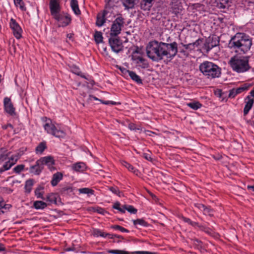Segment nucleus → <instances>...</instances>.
Segmentation results:
<instances>
[{
  "instance_id": "obj_1",
  "label": "nucleus",
  "mask_w": 254,
  "mask_h": 254,
  "mask_svg": "<svg viewBox=\"0 0 254 254\" xmlns=\"http://www.w3.org/2000/svg\"><path fill=\"white\" fill-rule=\"evenodd\" d=\"M146 50L148 57L153 61H159L164 57L172 59L178 53V44L176 42L168 44L155 40L148 43Z\"/></svg>"
},
{
  "instance_id": "obj_2",
  "label": "nucleus",
  "mask_w": 254,
  "mask_h": 254,
  "mask_svg": "<svg viewBox=\"0 0 254 254\" xmlns=\"http://www.w3.org/2000/svg\"><path fill=\"white\" fill-rule=\"evenodd\" d=\"M252 45V40L246 34L237 33L230 40L228 47L236 52L246 53L249 51Z\"/></svg>"
},
{
  "instance_id": "obj_3",
  "label": "nucleus",
  "mask_w": 254,
  "mask_h": 254,
  "mask_svg": "<svg viewBox=\"0 0 254 254\" xmlns=\"http://www.w3.org/2000/svg\"><path fill=\"white\" fill-rule=\"evenodd\" d=\"M200 71L208 79L219 77L221 74V68L212 62L205 61L199 66Z\"/></svg>"
},
{
  "instance_id": "obj_4",
  "label": "nucleus",
  "mask_w": 254,
  "mask_h": 254,
  "mask_svg": "<svg viewBox=\"0 0 254 254\" xmlns=\"http://www.w3.org/2000/svg\"><path fill=\"white\" fill-rule=\"evenodd\" d=\"M249 62V57L234 56L231 58L229 64L234 71L238 73H243L251 68Z\"/></svg>"
},
{
  "instance_id": "obj_5",
  "label": "nucleus",
  "mask_w": 254,
  "mask_h": 254,
  "mask_svg": "<svg viewBox=\"0 0 254 254\" xmlns=\"http://www.w3.org/2000/svg\"><path fill=\"white\" fill-rule=\"evenodd\" d=\"M44 128L48 133L56 137L64 138L66 135L65 132L58 127H56L50 119H49V122L44 125Z\"/></svg>"
},
{
  "instance_id": "obj_6",
  "label": "nucleus",
  "mask_w": 254,
  "mask_h": 254,
  "mask_svg": "<svg viewBox=\"0 0 254 254\" xmlns=\"http://www.w3.org/2000/svg\"><path fill=\"white\" fill-rule=\"evenodd\" d=\"M125 24V19L122 16H119L113 21L111 28V35L116 36L121 33L122 28Z\"/></svg>"
},
{
  "instance_id": "obj_7",
  "label": "nucleus",
  "mask_w": 254,
  "mask_h": 254,
  "mask_svg": "<svg viewBox=\"0 0 254 254\" xmlns=\"http://www.w3.org/2000/svg\"><path fill=\"white\" fill-rule=\"evenodd\" d=\"M109 42L112 50L114 52L119 53L123 50L124 46L122 42L119 38H110L109 39Z\"/></svg>"
},
{
  "instance_id": "obj_8",
  "label": "nucleus",
  "mask_w": 254,
  "mask_h": 254,
  "mask_svg": "<svg viewBox=\"0 0 254 254\" xmlns=\"http://www.w3.org/2000/svg\"><path fill=\"white\" fill-rule=\"evenodd\" d=\"M54 19L59 22V26L62 27L67 26L71 21L70 15L66 13H61L57 17H55Z\"/></svg>"
},
{
  "instance_id": "obj_9",
  "label": "nucleus",
  "mask_w": 254,
  "mask_h": 254,
  "mask_svg": "<svg viewBox=\"0 0 254 254\" xmlns=\"http://www.w3.org/2000/svg\"><path fill=\"white\" fill-rule=\"evenodd\" d=\"M219 44V40L218 37H209L204 44L203 48L206 51V53H208L210 50H211L213 48L218 46Z\"/></svg>"
},
{
  "instance_id": "obj_10",
  "label": "nucleus",
  "mask_w": 254,
  "mask_h": 254,
  "mask_svg": "<svg viewBox=\"0 0 254 254\" xmlns=\"http://www.w3.org/2000/svg\"><path fill=\"white\" fill-rule=\"evenodd\" d=\"M9 25L15 37L17 39H20L21 37L22 30L18 23L15 19L11 18L10 20Z\"/></svg>"
},
{
  "instance_id": "obj_11",
  "label": "nucleus",
  "mask_w": 254,
  "mask_h": 254,
  "mask_svg": "<svg viewBox=\"0 0 254 254\" xmlns=\"http://www.w3.org/2000/svg\"><path fill=\"white\" fill-rule=\"evenodd\" d=\"M49 7L51 14L54 18L61 13V7L58 0H50Z\"/></svg>"
},
{
  "instance_id": "obj_12",
  "label": "nucleus",
  "mask_w": 254,
  "mask_h": 254,
  "mask_svg": "<svg viewBox=\"0 0 254 254\" xmlns=\"http://www.w3.org/2000/svg\"><path fill=\"white\" fill-rule=\"evenodd\" d=\"M250 86V84H244L237 88H233L229 91V97L234 98L237 95L248 90Z\"/></svg>"
},
{
  "instance_id": "obj_13",
  "label": "nucleus",
  "mask_w": 254,
  "mask_h": 254,
  "mask_svg": "<svg viewBox=\"0 0 254 254\" xmlns=\"http://www.w3.org/2000/svg\"><path fill=\"white\" fill-rule=\"evenodd\" d=\"M107 252L111 254H156L155 253L147 251H135L129 252L120 250H108Z\"/></svg>"
},
{
  "instance_id": "obj_14",
  "label": "nucleus",
  "mask_w": 254,
  "mask_h": 254,
  "mask_svg": "<svg viewBox=\"0 0 254 254\" xmlns=\"http://www.w3.org/2000/svg\"><path fill=\"white\" fill-rule=\"evenodd\" d=\"M3 104L5 111L11 116L15 115V108L10 98L5 97L3 100Z\"/></svg>"
},
{
  "instance_id": "obj_15",
  "label": "nucleus",
  "mask_w": 254,
  "mask_h": 254,
  "mask_svg": "<svg viewBox=\"0 0 254 254\" xmlns=\"http://www.w3.org/2000/svg\"><path fill=\"white\" fill-rule=\"evenodd\" d=\"M109 13V11L106 10H104L97 14L96 22V24L97 26L101 27L104 24L106 20H107V15Z\"/></svg>"
},
{
  "instance_id": "obj_16",
  "label": "nucleus",
  "mask_w": 254,
  "mask_h": 254,
  "mask_svg": "<svg viewBox=\"0 0 254 254\" xmlns=\"http://www.w3.org/2000/svg\"><path fill=\"white\" fill-rule=\"evenodd\" d=\"M39 160L42 166H43V165H46L48 166L49 169L51 170L54 169L53 165H54L55 162L53 157L51 156L44 157L41 158Z\"/></svg>"
},
{
  "instance_id": "obj_17",
  "label": "nucleus",
  "mask_w": 254,
  "mask_h": 254,
  "mask_svg": "<svg viewBox=\"0 0 254 254\" xmlns=\"http://www.w3.org/2000/svg\"><path fill=\"white\" fill-rule=\"evenodd\" d=\"M43 169V166H42L40 160H38L36 161L35 165L30 167V171L35 175H39Z\"/></svg>"
},
{
  "instance_id": "obj_18",
  "label": "nucleus",
  "mask_w": 254,
  "mask_h": 254,
  "mask_svg": "<svg viewBox=\"0 0 254 254\" xmlns=\"http://www.w3.org/2000/svg\"><path fill=\"white\" fill-rule=\"evenodd\" d=\"M171 10L172 13L177 15L180 13L182 11V6L180 2L178 1H174L172 2L171 5Z\"/></svg>"
},
{
  "instance_id": "obj_19",
  "label": "nucleus",
  "mask_w": 254,
  "mask_h": 254,
  "mask_svg": "<svg viewBox=\"0 0 254 254\" xmlns=\"http://www.w3.org/2000/svg\"><path fill=\"white\" fill-rule=\"evenodd\" d=\"M154 0H141L140 7L143 10H149L152 6Z\"/></svg>"
},
{
  "instance_id": "obj_20",
  "label": "nucleus",
  "mask_w": 254,
  "mask_h": 254,
  "mask_svg": "<svg viewBox=\"0 0 254 254\" xmlns=\"http://www.w3.org/2000/svg\"><path fill=\"white\" fill-rule=\"evenodd\" d=\"M154 0H141L140 7L143 10H149L152 6Z\"/></svg>"
},
{
  "instance_id": "obj_21",
  "label": "nucleus",
  "mask_w": 254,
  "mask_h": 254,
  "mask_svg": "<svg viewBox=\"0 0 254 254\" xmlns=\"http://www.w3.org/2000/svg\"><path fill=\"white\" fill-rule=\"evenodd\" d=\"M86 165L83 162H77L72 165V169L76 171L79 172H83L86 169Z\"/></svg>"
},
{
  "instance_id": "obj_22",
  "label": "nucleus",
  "mask_w": 254,
  "mask_h": 254,
  "mask_svg": "<svg viewBox=\"0 0 254 254\" xmlns=\"http://www.w3.org/2000/svg\"><path fill=\"white\" fill-rule=\"evenodd\" d=\"M63 178V174L61 172H57L53 175L52 179L51 181V185L53 186H56L59 182L62 180Z\"/></svg>"
},
{
  "instance_id": "obj_23",
  "label": "nucleus",
  "mask_w": 254,
  "mask_h": 254,
  "mask_svg": "<svg viewBox=\"0 0 254 254\" xmlns=\"http://www.w3.org/2000/svg\"><path fill=\"white\" fill-rule=\"evenodd\" d=\"M11 207V205L5 204L2 197H0V214L7 212Z\"/></svg>"
},
{
  "instance_id": "obj_24",
  "label": "nucleus",
  "mask_w": 254,
  "mask_h": 254,
  "mask_svg": "<svg viewBox=\"0 0 254 254\" xmlns=\"http://www.w3.org/2000/svg\"><path fill=\"white\" fill-rule=\"evenodd\" d=\"M70 4L72 11L75 15H79L81 14V11L79 9L78 3L77 0H71Z\"/></svg>"
},
{
  "instance_id": "obj_25",
  "label": "nucleus",
  "mask_w": 254,
  "mask_h": 254,
  "mask_svg": "<svg viewBox=\"0 0 254 254\" xmlns=\"http://www.w3.org/2000/svg\"><path fill=\"white\" fill-rule=\"evenodd\" d=\"M195 207H197L199 210L202 211L205 214L211 215L212 210L209 207H207L201 203H196L195 204Z\"/></svg>"
},
{
  "instance_id": "obj_26",
  "label": "nucleus",
  "mask_w": 254,
  "mask_h": 254,
  "mask_svg": "<svg viewBox=\"0 0 254 254\" xmlns=\"http://www.w3.org/2000/svg\"><path fill=\"white\" fill-rule=\"evenodd\" d=\"M132 60L134 61H137L136 64H142L140 65V66L142 68H144L148 67V64L145 62V59L141 57H132Z\"/></svg>"
},
{
  "instance_id": "obj_27",
  "label": "nucleus",
  "mask_w": 254,
  "mask_h": 254,
  "mask_svg": "<svg viewBox=\"0 0 254 254\" xmlns=\"http://www.w3.org/2000/svg\"><path fill=\"white\" fill-rule=\"evenodd\" d=\"M130 77L138 84H142V81L140 77L135 72L132 71L127 70Z\"/></svg>"
},
{
  "instance_id": "obj_28",
  "label": "nucleus",
  "mask_w": 254,
  "mask_h": 254,
  "mask_svg": "<svg viewBox=\"0 0 254 254\" xmlns=\"http://www.w3.org/2000/svg\"><path fill=\"white\" fill-rule=\"evenodd\" d=\"M34 185V181L33 179H29L27 180L25 184V190L27 193H30L32 190V187Z\"/></svg>"
},
{
  "instance_id": "obj_29",
  "label": "nucleus",
  "mask_w": 254,
  "mask_h": 254,
  "mask_svg": "<svg viewBox=\"0 0 254 254\" xmlns=\"http://www.w3.org/2000/svg\"><path fill=\"white\" fill-rule=\"evenodd\" d=\"M33 206L36 209H43L47 207V205L42 201H36L34 202Z\"/></svg>"
},
{
  "instance_id": "obj_30",
  "label": "nucleus",
  "mask_w": 254,
  "mask_h": 254,
  "mask_svg": "<svg viewBox=\"0 0 254 254\" xmlns=\"http://www.w3.org/2000/svg\"><path fill=\"white\" fill-rule=\"evenodd\" d=\"M43 189L44 187L42 186H39L35 190V194L37 198L45 199V198L43 197Z\"/></svg>"
},
{
  "instance_id": "obj_31",
  "label": "nucleus",
  "mask_w": 254,
  "mask_h": 254,
  "mask_svg": "<svg viewBox=\"0 0 254 254\" xmlns=\"http://www.w3.org/2000/svg\"><path fill=\"white\" fill-rule=\"evenodd\" d=\"M187 105L190 108L196 110L202 107V105L199 102H192L187 104Z\"/></svg>"
},
{
  "instance_id": "obj_32",
  "label": "nucleus",
  "mask_w": 254,
  "mask_h": 254,
  "mask_svg": "<svg viewBox=\"0 0 254 254\" xmlns=\"http://www.w3.org/2000/svg\"><path fill=\"white\" fill-rule=\"evenodd\" d=\"M14 4L16 7H19L22 11H25L26 8L23 0H14Z\"/></svg>"
},
{
  "instance_id": "obj_33",
  "label": "nucleus",
  "mask_w": 254,
  "mask_h": 254,
  "mask_svg": "<svg viewBox=\"0 0 254 254\" xmlns=\"http://www.w3.org/2000/svg\"><path fill=\"white\" fill-rule=\"evenodd\" d=\"M46 148V144L45 142H42L36 148V152L37 153L41 154Z\"/></svg>"
},
{
  "instance_id": "obj_34",
  "label": "nucleus",
  "mask_w": 254,
  "mask_h": 254,
  "mask_svg": "<svg viewBox=\"0 0 254 254\" xmlns=\"http://www.w3.org/2000/svg\"><path fill=\"white\" fill-rule=\"evenodd\" d=\"M122 164L126 168H127L129 171H131L133 173H135L136 172L138 171L131 164H129L128 163L125 161H122Z\"/></svg>"
},
{
  "instance_id": "obj_35",
  "label": "nucleus",
  "mask_w": 254,
  "mask_h": 254,
  "mask_svg": "<svg viewBox=\"0 0 254 254\" xmlns=\"http://www.w3.org/2000/svg\"><path fill=\"white\" fill-rule=\"evenodd\" d=\"M13 165V163H11L10 162V161H7L2 166V167L0 168V173H1L5 171L9 170Z\"/></svg>"
},
{
  "instance_id": "obj_36",
  "label": "nucleus",
  "mask_w": 254,
  "mask_h": 254,
  "mask_svg": "<svg viewBox=\"0 0 254 254\" xmlns=\"http://www.w3.org/2000/svg\"><path fill=\"white\" fill-rule=\"evenodd\" d=\"M94 39L96 43L99 44L103 41L102 34L101 32L96 31L94 34Z\"/></svg>"
},
{
  "instance_id": "obj_37",
  "label": "nucleus",
  "mask_w": 254,
  "mask_h": 254,
  "mask_svg": "<svg viewBox=\"0 0 254 254\" xmlns=\"http://www.w3.org/2000/svg\"><path fill=\"white\" fill-rule=\"evenodd\" d=\"M113 208L114 209L118 210L120 212L122 213H125V205L121 206V204L119 202H115L113 205Z\"/></svg>"
},
{
  "instance_id": "obj_38",
  "label": "nucleus",
  "mask_w": 254,
  "mask_h": 254,
  "mask_svg": "<svg viewBox=\"0 0 254 254\" xmlns=\"http://www.w3.org/2000/svg\"><path fill=\"white\" fill-rule=\"evenodd\" d=\"M126 210L131 214H136L137 211V209L135 208L133 206L127 204L125 205V212Z\"/></svg>"
},
{
  "instance_id": "obj_39",
  "label": "nucleus",
  "mask_w": 254,
  "mask_h": 254,
  "mask_svg": "<svg viewBox=\"0 0 254 254\" xmlns=\"http://www.w3.org/2000/svg\"><path fill=\"white\" fill-rule=\"evenodd\" d=\"M133 223L134 225H139L142 226H147L148 223L143 219H137L133 220Z\"/></svg>"
},
{
  "instance_id": "obj_40",
  "label": "nucleus",
  "mask_w": 254,
  "mask_h": 254,
  "mask_svg": "<svg viewBox=\"0 0 254 254\" xmlns=\"http://www.w3.org/2000/svg\"><path fill=\"white\" fill-rule=\"evenodd\" d=\"M136 0H125L123 3L127 8H130L133 7L134 2Z\"/></svg>"
},
{
  "instance_id": "obj_41",
  "label": "nucleus",
  "mask_w": 254,
  "mask_h": 254,
  "mask_svg": "<svg viewBox=\"0 0 254 254\" xmlns=\"http://www.w3.org/2000/svg\"><path fill=\"white\" fill-rule=\"evenodd\" d=\"M79 192L81 193L93 194L94 190L89 188H84L79 189Z\"/></svg>"
},
{
  "instance_id": "obj_42",
  "label": "nucleus",
  "mask_w": 254,
  "mask_h": 254,
  "mask_svg": "<svg viewBox=\"0 0 254 254\" xmlns=\"http://www.w3.org/2000/svg\"><path fill=\"white\" fill-rule=\"evenodd\" d=\"M199 229L209 235H211L213 233L211 229L202 225H200Z\"/></svg>"
},
{
  "instance_id": "obj_43",
  "label": "nucleus",
  "mask_w": 254,
  "mask_h": 254,
  "mask_svg": "<svg viewBox=\"0 0 254 254\" xmlns=\"http://www.w3.org/2000/svg\"><path fill=\"white\" fill-rule=\"evenodd\" d=\"M220 2V7L221 8H225L229 5V3L232 1V0H217Z\"/></svg>"
},
{
  "instance_id": "obj_44",
  "label": "nucleus",
  "mask_w": 254,
  "mask_h": 254,
  "mask_svg": "<svg viewBox=\"0 0 254 254\" xmlns=\"http://www.w3.org/2000/svg\"><path fill=\"white\" fill-rule=\"evenodd\" d=\"M111 228L114 229H115V230H119L122 232H126V233L129 232V231L127 229H126L120 225H112L111 226Z\"/></svg>"
},
{
  "instance_id": "obj_45",
  "label": "nucleus",
  "mask_w": 254,
  "mask_h": 254,
  "mask_svg": "<svg viewBox=\"0 0 254 254\" xmlns=\"http://www.w3.org/2000/svg\"><path fill=\"white\" fill-rule=\"evenodd\" d=\"M19 155L18 153H17L16 154L12 155L8 161H10L11 163H13V165H14L19 159Z\"/></svg>"
},
{
  "instance_id": "obj_46",
  "label": "nucleus",
  "mask_w": 254,
  "mask_h": 254,
  "mask_svg": "<svg viewBox=\"0 0 254 254\" xmlns=\"http://www.w3.org/2000/svg\"><path fill=\"white\" fill-rule=\"evenodd\" d=\"M46 200L51 203L56 202V197L55 194L53 193L50 194L47 196Z\"/></svg>"
},
{
  "instance_id": "obj_47",
  "label": "nucleus",
  "mask_w": 254,
  "mask_h": 254,
  "mask_svg": "<svg viewBox=\"0 0 254 254\" xmlns=\"http://www.w3.org/2000/svg\"><path fill=\"white\" fill-rule=\"evenodd\" d=\"M110 191H111L113 193L118 195L119 196H121V192L119 190L118 188L117 187H112L109 188Z\"/></svg>"
},
{
  "instance_id": "obj_48",
  "label": "nucleus",
  "mask_w": 254,
  "mask_h": 254,
  "mask_svg": "<svg viewBox=\"0 0 254 254\" xmlns=\"http://www.w3.org/2000/svg\"><path fill=\"white\" fill-rule=\"evenodd\" d=\"M24 168V165H18L13 168V171L15 173L18 174L23 171Z\"/></svg>"
},
{
  "instance_id": "obj_49",
  "label": "nucleus",
  "mask_w": 254,
  "mask_h": 254,
  "mask_svg": "<svg viewBox=\"0 0 254 254\" xmlns=\"http://www.w3.org/2000/svg\"><path fill=\"white\" fill-rule=\"evenodd\" d=\"M102 231L98 229H94L93 230V235L94 237H101L102 235Z\"/></svg>"
},
{
  "instance_id": "obj_50",
  "label": "nucleus",
  "mask_w": 254,
  "mask_h": 254,
  "mask_svg": "<svg viewBox=\"0 0 254 254\" xmlns=\"http://www.w3.org/2000/svg\"><path fill=\"white\" fill-rule=\"evenodd\" d=\"M71 71L73 73L77 75H80L81 72L80 71L79 68L75 66H73L71 67Z\"/></svg>"
},
{
  "instance_id": "obj_51",
  "label": "nucleus",
  "mask_w": 254,
  "mask_h": 254,
  "mask_svg": "<svg viewBox=\"0 0 254 254\" xmlns=\"http://www.w3.org/2000/svg\"><path fill=\"white\" fill-rule=\"evenodd\" d=\"M202 39L199 38L197 39L194 42L192 43V46L196 47H198L202 42Z\"/></svg>"
},
{
  "instance_id": "obj_52",
  "label": "nucleus",
  "mask_w": 254,
  "mask_h": 254,
  "mask_svg": "<svg viewBox=\"0 0 254 254\" xmlns=\"http://www.w3.org/2000/svg\"><path fill=\"white\" fill-rule=\"evenodd\" d=\"M102 235H103V236H101V237H103V238H106L107 237H108L109 239H114V234H111L109 233L102 232Z\"/></svg>"
},
{
  "instance_id": "obj_53",
  "label": "nucleus",
  "mask_w": 254,
  "mask_h": 254,
  "mask_svg": "<svg viewBox=\"0 0 254 254\" xmlns=\"http://www.w3.org/2000/svg\"><path fill=\"white\" fill-rule=\"evenodd\" d=\"M96 211L100 214H105V213H107V211L103 208L101 207L97 208L96 209Z\"/></svg>"
},
{
  "instance_id": "obj_54",
  "label": "nucleus",
  "mask_w": 254,
  "mask_h": 254,
  "mask_svg": "<svg viewBox=\"0 0 254 254\" xmlns=\"http://www.w3.org/2000/svg\"><path fill=\"white\" fill-rule=\"evenodd\" d=\"M128 128L130 130H135L136 129H139L138 128H137L136 125L133 123H130L128 124Z\"/></svg>"
},
{
  "instance_id": "obj_55",
  "label": "nucleus",
  "mask_w": 254,
  "mask_h": 254,
  "mask_svg": "<svg viewBox=\"0 0 254 254\" xmlns=\"http://www.w3.org/2000/svg\"><path fill=\"white\" fill-rule=\"evenodd\" d=\"M8 127H10L11 129H13V126L11 124H7V125H4L2 126V128L3 129H6Z\"/></svg>"
},
{
  "instance_id": "obj_56",
  "label": "nucleus",
  "mask_w": 254,
  "mask_h": 254,
  "mask_svg": "<svg viewBox=\"0 0 254 254\" xmlns=\"http://www.w3.org/2000/svg\"><path fill=\"white\" fill-rule=\"evenodd\" d=\"M143 156L144 158H145L148 161H151V160H152V158L149 154L144 153L143 154Z\"/></svg>"
},
{
  "instance_id": "obj_57",
  "label": "nucleus",
  "mask_w": 254,
  "mask_h": 254,
  "mask_svg": "<svg viewBox=\"0 0 254 254\" xmlns=\"http://www.w3.org/2000/svg\"><path fill=\"white\" fill-rule=\"evenodd\" d=\"M182 219L184 222L188 223L190 225L191 224L192 221L190 219H189L188 218L185 217H183Z\"/></svg>"
},
{
  "instance_id": "obj_58",
  "label": "nucleus",
  "mask_w": 254,
  "mask_h": 254,
  "mask_svg": "<svg viewBox=\"0 0 254 254\" xmlns=\"http://www.w3.org/2000/svg\"><path fill=\"white\" fill-rule=\"evenodd\" d=\"M190 225H191L192 226H193L194 227H198V228H199V226H200V225L197 222H193V221H191Z\"/></svg>"
},
{
  "instance_id": "obj_59",
  "label": "nucleus",
  "mask_w": 254,
  "mask_h": 254,
  "mask_svg": "<svg viewBox=\"0 0 254 254\" xmlns=\"http://www.w3.org/2000/svg\"><path fill=\"white\" fill-rule=\"evenodd\" d=\"M183 46L185 47L186 49H188L190 48V46H192V43H190L189 44L184 45Z\"/></svg>"
},
{
  "instance_id": "obj_60",
  "label": "nucleus",
  "mask_w": 254,
  "mask_h": 254,
  "mask_svg": "<svg viewBox=\"0 0 254 254\" xmlns=\"http://www.w3.org/2000/svg\"><path fill=\"white\" fill-rule=\"evenodd\" d=\"M89 98L90 100H92V99H93L95 100H99L97 97H95V96H94L93 95H90L89 97Z\"/></svg>"
},
{
  "instance_id": "obj_61",
  "label": "nucleus",
  "mask_w": 254,
  "mask_h": 254,
  "mask_svg": "<svg viewBox=\"0 0 254 254\" xmlns=\"http://www.w3.org/2000/svg\"><path fill=\"white\" fill-rule=\"evenodd\" d=\"M247 188L249 190H252L254 192V186H248Z\"/></svg>"
},
{
  "instance_id": "obj_62",
  "label": "nucleus",
  "mask_w": 254,
  "mask_h": 254,
  "mask_svg": "<svg viewBox=\"0 0 254 254\" xmlns=\"http://www.w3.org/2000/svg\"><path fill=\"white\" fill-rule=\"evenodd\" d=\"M73 34H67L66 35L67 38L69 39H72Z\"/></svg>"
},
{
  "instance_id": "obj_63",
  "label": "nucleus",
  "mask_w": 254,
  "mask_h": 254,
  "mask_svg": "<svg viewBox=\"0 0 254 254\" xmlns=\"http://www.w3.org/2000/svg\"><path fill=\"white\" fill-rule=\"evenodd\" d=\"M115 237L118 238L119 239H124L123 237L122 236H121V235H116V234L114 235V238Z\"/></svg>"
},
{
  "instance_id": "obj_64",
  "label": "nucleus",
  "mask_w": 254,
  "mask_h": 254,
  "mask_svg": "<svg viewBox=\"0 0 254 254\" xmlns=\"http://www.w3.org/2000/svg\"><path fill=\"white\" fill-rule=\"evenodd\" d=\"M4 250V248L3 246L0 244V251H3Z\"/></svg>"
}]
</instances>
